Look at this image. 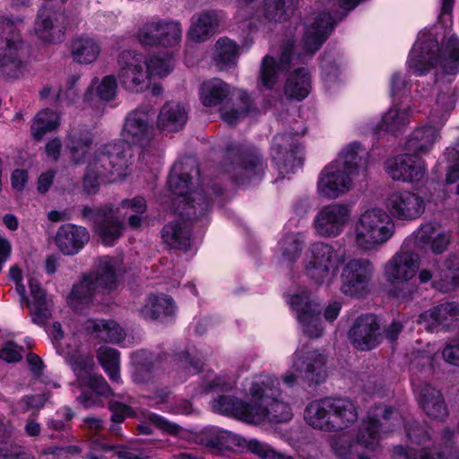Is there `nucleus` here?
Instances as JSON below:
<instances>
[{"label":"nucleus","instance_id":"10","mask_svg":"<svg viewBox=\"0 0 459 459\" xmlns=\"http://www.w3.org/2000/svg\"><path fill=\"white\" fill-rule=\"evenodd\" d=\"M300 134L284 132L275 134L271 143V158L281 174L292 173L302 168L304 146L299 142Z\"/></svg>","mask_w":459,"mask_h":459},{"label":"nucleus","instance_id":"26","mask_svg":"<svg viewBox=\"0 0 459 459\" xmlns=\"http://www.w3.org/2000/svg\"><path fill=\"white\" fill-rule=\"evenodd\" d=\"M90 240V233L83 226L73 223L61 225L55 236V244L65 255L79 254Z\"/></svg>","mask_w":459,"mask_h":459},{"label":"nucleus","instance_id":"53","mask_svg":"<svg viewBox=\"0 0 459 459\" xmlns=\"http://www.w3.org/2000/svg\"><path fill=\"white\" fill-rule=\"evenodd\" d=\"M279 248L283 260L293 264L301 255L303 243L296 235L286 234L280 239Z\"/></svg>","mask_w":459,"mask_h":459},{"label":"nucleus","instance_id":"64","mask_svg":"<svg viewBox=\"0 0 459 459\" xmlns=\"http://www.w3.org/2000/svg\"><path fill=\"white\" fill-rule=\"evenodd\" d=\"M144 423L155 427L159 430H186L178 424L171 423L164 417L154 412H149L145 416Z\"/></svg>","mask_w":459,"mask_h":459},{"label":"nucleus","instance_id":"49","mask_svg":"<svg viewBox=\"0 0 459 459\" xmlns=\"http://www.w3.org/2000/svg\"><path fill=\"white\" fill-rule=\"evenodd\" d=\"M238 100L241 107L221 112L222 120L231 126H236L241 118L247 117L252 112L253 100L247 91H239Z\"/></svg>","mask_w":459,"mask_h":459},{"label":"nucleus","instance_id":"42","mask_svg":"<svg viewBox=\"0 0 459 459\" xmlns=\"http://www.w3.org/2000/svg\"><path fill=\"white\" fill-rule=\"evenodd\" d=\"M438 267L439 279L434 281V285L444 292L459 288V256L450 255Z\"/></svg>","mask_w":459,"mask_h":459},{"label":"nucleus","instance_id":"30","mask_svg":"<svg viewBox=\"0 0 459 459\" xmlns=\"http://www.w3.org/2000/svg\"><path fill=\"white\" fill-rule=\"evenodd\" d=\"M326 359L317 351H301L294 360V368L304 373V377L312 385H320L326 378Z\"/></svg>","mask_w":459,"mask_h":459},{"label":"nucleus","instance_id":"43","mask_svg":"<svg viewBox=\"0 0 459 459\" xmlns=\"http://www.w3.org/2000/svg\"><path fill=\"white\" fill-rule=\"evenodd\" d=\"M409 123V112L406 109L391 108L374 128V134L381 135L382 133L396 134Z\"/></svg>","mask_w":459,"mask_h":459},{"label":"nucleus","instance_id":"56","mask_svg":"<svg viewBox=\"0 0 459 459\" xmlns=\"http://www.w3.org/2000/svg\"><path fill=\"white\" fill-rule=\"evenodd\" d=\"M92 330L95 333H106L107 339L110 342H120L124 339L122 328L114 321H106L104 319L93 322Z\"/></svg>","mask_w":459,"mask_h":459},{"label":"nucleus","instance_id":"32","mask_svg":"<svg viewBox=\"0 0 459 459\" xmlns=\"http://www.w3.org/2000/svg\"><path fill=\"white\" fill-rule=\"evenodd\" d=\"M34 30L36 35L42 41L57 44L64 41L66 28L58 23L56 12L41 7L37 13Z\"/></svg>","mask_w":459,"mask_h":459},{"label":"nucleus","instance_id":"58","mask_svg":"<svg viewBox=\"0 0 459 459\" xmlns=\"http://www.w3.org/2000/svg\"><path fill=\"white\" fill-rule=\"evenodd\" d=\"M26 453L22 446L13 443L10 437L0 435V458L3 459H25Z\"/></svg>","mask_w":459,"mask_h":459},{"label":"nucleus","instance_id":"47","mask_svg":"<svg viewBox=\"0 0 459 459\" xmlns=\"http://www.w3.org/2000/svg\"><path fill=\"white\" fill-rule=\"evenodd\" d=\"M94 160L86 167L85 173L82 178V192L86 195H93L100 191V181L108 177V173Z\"/></svg>","mask_w":459,"mask_h":459},{"label":"nucleus","instance_id":"22","mask_svg":"<svg viewBox=\"0 0 459 459\" xmlns=\"http://www.w3.org/2000/svg\"><path fill=\"white\" fill-rule=\"evenodd\" d=\"M352 175L341 167L339 160L326 165L321 171L317 181L318 193L327 198L334 199L349 191Z\"/></svg>","mask_w":459,"mask_h":459},{"label":"nucleus","instance_id":"40","mask_svg":"<svg viewBox=\"0 0 459 459\" xmlns=\"http://www.w3.org/2000/svg\"><path fill=\"white\" fill-rule=\"evenodd\" d=\"M219 26L218 15L214 11L202 12L193 20L188 36L195 42H204L212 36Z\"/></svg>","mask_w":459,"mask_h":459},{"label":"nucleus","instance_id":"61","mask_svg":"<svg viewBox=\"0 0 459 459\" xmlns=\"http://www.w3.org/2000/svg\"><path fill=\"white\" fill-rule=\"evenodd\" d=\"M294 56L295 42L292 39H288L281 46L279 59L277 60V65L284 72V74L290 72Z\"/></svg>","mask_w":459,"mask_h":459},{"label":"nucleus","instance_id":"17","mask_svg":"<svg viewBox=\"0 0 459 459\" xmlns=\"http://www.w3.org/2000/svg\"><path fill=\"white\" fill-rule=\"evenodd\" d=\"M138 39L143 46L163 48L176 46L181 39L180 23L163 20L148 22L139 29Z\"/></svg>","mask_w":459,"mask_h":459},{"label":"nucleus","instance_id":"34","mask_svg":"<svg viewBox=\"0 0 459 459\" xmlns=\"http://www.w3.org/2000/svg\"><path fill=\"white\" fill-rule=\"evenodd\" d=\"M419 403L429 418L443 420L448 416V409L442 393L429 384H424L420 387Z\"/></svg>","mask_w":459,"mask_h":459},{"label":"nucleus","instance_id":"19","mask_svg":"<svg viewBox=\"0 0 459 459\" xmlns=\"http://www.w3.org/2000/svg\"><path fill=\"white\" fill-rule=\"evenodd\" d=\"M385 169L394 180L414 183L423 178L426 165L421 157L406 152L388 158L385 162Z\"/></svg>","mask_w":459,"mask_h":459},{"label":"nucleus","instance_id":"25","mask_svg":"<svg viewBox=\"0 0 459 459\" xmlns=\"http://www.w3.org/2000/svg\"><path fill=\"white\" fill-rule=\"evenodd\" d=\"M350 218L347 205L333 204L323 207L316 214L314 224L316 232L322 237L340 235Z\"/></svg>","mask_w":459,"mask_h":459},{"label":"nucleus","instance_id":"38","mask_svg":"<svg viewBox=\"0 0 459 459\" xmlns=\"http://www.w3.org/2000/svg\"><path fill=\"white\" fill-rule=\"evenodd\" d=\"M162 240L172 248L188 252L191 249V230L181 222L174 221L165 224L161 230Z\"/></svg>","mask_w":459,"mask_h":459},{"label":"nucleus","instance_id":"5","mask_svg":"<svg viewBox=\"0 0 459 459\" xmlns=\"http://www.w3.org/2000/svg\"><path fill=\"white\" fill-rule=\"evenodd\" d=\"M222 163L238 186L261 181L267 167L260 149L251 143L234 142L227 144Z\"/></svg>","mask_w":459,"mask_h":459},{"label":"nucleus","instance_id":"57","mask_svg":"<svg viewBox=\"0 0 459 459\" xmlns=\"http://www.w3.org/2000/svg\"><path fill=\"white\" fill-rule=\"evenodd\" d=\"M330 444L336 456L342 459H350L354 443L345 432H339L333 435Z\"/></svg>","mask_w":459,"mask_h":459},{"label":"nucleus","instance_id":"60","mask_svg":"<svg viewBox=\"0 0 459 459\" xmlns=\"http://www.w3.org/2000/svg\"><path fill=\"white\" fill-rule=\"evenodd\" d=\"M117 88V80L114 75H106L97 87L98 97L104 101L115 99Z\"/></svg>","mask_w":459,"mask_h":459},{"label":"nucleus","instance_id":"51","mask_svg":"<svg viewBox=\"0 0 459 459\" xmlns=\"http://www.w3.org/2000/svg\"><path fill=\"white\" fill-rule=\"evenodd\" d=\"M58 126L59 121L54 117V114L44 110L36 116L30 126L31 134L36 141H40L47 133L56 130Z\"/></svg>","mask_w":459,"mask_h":459},{"label":"nucleus","instance_id":"2","mask_svg":"<svg viewBox=\"0 0 459 459\" xmlns=\"http://www.w3.org/2000/svg\"><path fill=\"white\" fill-rule=\"evenodd\" d=\"M408 65L417 76H423L436 66L447 75L459 74V39L450 36L440 48L438 40L431 36L418 43V49L411 50Z\"/></svg>","mask_w":459,"mask_h":459},{"label":"nucleus","instance_id":"24","mask_svg":"<svg viewBox=\"0 0 459 459\" xmlns=\"http://www.w3.org/2000/svg\"><path fill=\"white\" fill-rule=\"evenodd\" d=\"M155 129L148 118V114L143 110L135 109L126 117L123 136L130 145H136L143 149L148 147L153 139Z\"/></svg>","mask_w":459,"mask_h":459},{"label":"nucleus","instance_id":"1","mask_svg":"<svg viewBox=\"0 0 459 459\" xmlns=\"http://www.w3.org/2000/svg\"><path fill=\"white\" fill-rule=\"evenodd\" d=\"M249 392L253 400L242 401L237 420L255 426L266 420L281 423L292 418L290 405L279 400L281 391L277 377L260 376L252 383Z\"/></svg>","mask_w":459,"mask_h":459},{"label":"nucleus","instance_id":"16","mask_svg":"<svg viewBox=\"0 0 459 459\" xmlns=\"http://www.w3.org/2000/svg\"><path fill=\"white\" fill-rule=\"evenodd\" d=\"M7 30L4 38L3 54L0 56V73L7 79H15L22 74L23 67V41L18 33H13V25L0 23V40L2 34Z\"/></svg>","mask_w":459,"mask_h":459},{"label":"nucleus","instance_id":"35","mask_svg":"<svg viewBox=\"0 0 459 459\" xmlns=\"http://www.w3.org/2000/svg\"><path fill=\"white\" fill-rule=\"evenodd\" d=\"M288 100L302 101L311 91V75L307 68L299 67L290 73L284 84Z\"/></svg>","mask_w":459,"mask_h":459},{"label":"nucleus","instance_id":"20","mask_svg":"<svg viewBox=\"0 0 459 459\" xmlns=\"http://www.w3.org/2000/svg\"><path fill=\"white\" fill-rule=\"evenodd\" d=\"M386 207L394 218L400 221H414L425 211V201L418 193L396 190L386 199Z\"/></svg>","mask_w":459,"mask_h":459},{"label":"nucleus","instance_id":"3","mask_svg":"<svg viewBox=\"0 0 459 459\" xmlns=\"http://www.w3.org/2000/svg\"><path fill=\"white\" fill-rule=\"evenodd\" d=\"M193 177L187 172L169 173L168 186L173 195L182 197L178 206L179 216L193 226L206 228L211 221L210 214L213 199L204 189L190 191Z\"/></svg>","mask_w":459,"mask_h":459},{"label":"nucleus","instance_id":"37","mask_svg":"<svg viewBox=\"0 0 459 459\" xmlns=\"http://www.w3.org/2000/svg\"><path fill=\"white\" fill-rule=\"evenodd\" d=\"M186 121L187 115L182 105L166 102L160 108L157 125L161 131L173 133L182 129Z\"/></svg>","mask_w":459,"mask_h":459},{"label":"nucleus","instance_id":"12","mask_svg":"<svg viewBox=\"0 0 459 459\" xmlns=\"http://www.w3.org/2000/svg\"><path fill=\"white\" fill-rule=\"evenodd\" d=\"M340 275L341 292L348 297L361 299L368 292L375 267L367 258H353L342 264Z\"/></svg>","mask_w":459,"mask_h":459},{"label":"nucleus","instance_id":"9","mask_svg":"<svg viewBox=\"0 0 459 459\" xmlns=\"http://www.w3.org/2000/svg\"><path fill=\"white\" fill-rule=\"evenodd\" d=\"M186 437L193 443L203 445L211 448L231 450L234 446H247L253 454L262 459H293L271 449L267 445L255 439L246 440L230 432H222L224 435H215L214 432H185Z\"/></svg>","mask_w":459,"mask_h":459},{"label":"nucleus","instance_id":"7","mask_svg":"<svg viewBox=\"0 0 459 459\" xmlns=\"http://www.w3.org/2000/svg\"><path fill=\"white\" fill-rule=\"evenodd\" d=\"M420 268V256L412 251L401 250L385 264L384 276L391 285L389 295L407 300L411 297L412 288L408 281L412 279Z\"/></svg>","mask_w":459,"mask_h":459},{"label":"nucleus","instance_id":"63","mask_svg":"<svg viewBox=\"0 0 459 459\" xmlns=\"http://www.w3.org/2000/svg\"><path fill=\"white\" fill-rule=\"evenodd\" d=\"M97 359L102 368L117 366L120 363V352L115 348L101 347Z\"/></svg>","mask_w":459,"mask_h":459},{"label":"nucleus","instance_id":"15","mask_svg":"<svg viewBox=\"0 0 459 459\" xmlns=\"http://www.w3.org/2000/svg\"><path fill=\"white\" fill-rule=\"evenodd\" d=\"M81 217L82 220L93 223L95 232L106 247L114 246L115 242L123 234V223L113 215L111 206L104 205L91 208L89 205H84L81 209Z\"/></svg>","mask_w":459,"mask_h":459},{"label":"nucleus","instance_id":"44","mask_svg":"<svg viewBox=\"0 0 459 459\" xmlns=\"http://www.w3.org/2000/svg\"><path fill=\"white\" fill-rule=\"evenodd\" d=\"M28 286L34 307L31 321L33 324L40 325L51 316V313L47 307V292L41 287L39 281L33 277L28 279Z\"/></svg>","mask_w":459,"mask_h":459},{"label":"nucleus","instance_id":"54","mask_svg":"<svg viewBox=\"0 0 459 459\" xmlns=\"http://www.w3.org/2000/svg\"><path fill=\"white\" fill-rule=\"evenodd\" d=\"M242 399L233 395L221 394L212 401V408L213 411L222 415L230 416L237 420L238 408L242 403Z\"/></svg>","mask_w":459,"mask_h":459},{"label":"nucleus","instance_id":"45","mask_svg":"<svg viewBox=\"0 0 459 459\" xmlns=\"http://www.w3.org/2000/svg\"><path fill=\"white\" fill-rule=\"evenodd\" d=\"M284 72L278 66L277 59L270 55L263 57L259 70V84L267 91H272Z\"/></svg>","mask_w":459,"mask_h":459},{"label":"nucleus","instance_id":"48","mask_svg":"<svg viewBox=\"0 0 459 459\" xmlns=\"http://www.w3.org/2000/svg\"><path fill=\"white\" fill-rule=\"evenodd\" d=\"M238 56V45L229 38H220L216 42V55L214 60L222 69L224 66L237 63Z\"/></svg>","mask_w":459,"mask_h":459},{"label":"nucleus","instance_id":"59","mask_svg":"<svg viewBox=\"0 0 459 459\" xmlns=\"http://www.w3.org/2000/svg\"><path fill=\"white\" fill-rule=\"evenodd\" d=\"M170 59L153 56L149 59L146 58L145 70L148 74V81L150 82V76L152 74L158 75L160 77L167 76L172 70Z\"/></svg>","mask_w":459,"mask_h":459},{"label":"nucleus","instance_id":"11","mask_svg":"<svg viewBox=\"0 0 459 459\" xmlns=\"http://www.w3.org/2000/svg\"><path fill=\"white\" fill-rule=\"evenodd\" d=\"M310 256L305 273L316 284L321 285L345 262V252L335 250L332 245L316 242L309 247Z\"/></svg>","mask_w":459,"mask_h":459},{"label":"nucleus","instance_id":"8","mask_svg":"<svg viewBox=\"0 0 459 459\" xmlns=\"http://www.w3.org/2000/svg\"><path fill=\"white\" fill-rule=\"evenodd\" d=\"M394 229L390 215L380 208L367 210L356 224V244L363 250H371L387 241Z\"/></svg>","mask_w":459,"mask_h":459},{"label":"nucleus","instance_id":"28","mask_svg":"<svg viewBox=\"0 0 459 459\" xmlns=\"http://www.w3.org/2000/svg\"><path fill=\"white\" fill-rule=\"evenodd\" d=\"M169 357L168 352L154 353L148 350H139L131 356L134 366V381L139 384H144L153 378L154 373Z\"/></svg>","mask_w":459,"mask_h":459},{"label":"nucleus","instance_id":"23","mask_svg":"<svg viewBox=\"0 0 459 459\" xmlns=\"http://www.w3.org/2000/svg\"><path fill=\"white\" fill-rule=\"evenodd\" d=\"M129 145L125 140L104 144L96 152L94 160L108 174L125 175L129 166Z\"/></svg>","mask_w":459,"mask_h":459},{"label":"nucleus","instance_id":"6","mask_svg":"<svg viewBox=\"0 0 459 459\" xmlns=\"http://www.w3.org/2000/svg\"><path fill=\"white\" fill-rule=\"evenodd\" d=\"M117 287L116 268L108 257L100 260L96 269L83 273L79 282L73 285L66 303L74 311L82 310L93 303L98 290L113 291Z\"/></svg>","mask_w":459,"mask_h":459},{"label":"nucleus","instance_id":"36","mask_svg":"<svg viewBox=\"0 0 459 459\" xmlns=\"http://www.w3.org/2000/svg\"><path fill=\"white\" fill-rule=\"evenodd\" d=\"M299 5V0H264L262 13L268 22L281 23L290 20Z\"/></svg>","mask_w":459,"mask_h":459},{"label":"nucleus","instance_id":"33","mask_svg":"<svg viewBox=\"0 0 459 459\" xmlns=\"http://www.w3.org/2000/svg\"><path fill=\"white\" fill-rule=\"evenodd\" d=\"M443 125L444 123L437 127L426 124L416 127L408 136L404 150L421 158L429 153L436 142L440 138L439 132Z\"/></svg>","mask_w":459,"mask_h":459},{"label":"nucleus","instance_id":"13","mask_svg":"<svg viewBox=\"0 0 459 459\" xmlns=\"http://www.w3.org/2000/svg\"><path fill=\"white\" fill-rule=\"evenodd\" d=\"M117 64V80L126 91L142 92L148 88L145 56L132 50H123L118 55Z\"/></svg>","mask_w":459,"mask_h":459},{"label":"nucleus","instance_id":"50","mask_svg":"<svg viewBox=\"0 0 459 459\" xmlns=\"http://www.w3.org/2000/svg\"><path fill=\"white\" fill-rule=\"evenodd\" d=\"M363 151L362 144L359 142H352L344 148L339 155L341 167L351 175L359 173L361 157L359 152Z\"/></svg>","mask_w":459,"mask_h":459},{"label":"nucleus","instance_id":"52","mask_svg":"<svg viewBox=\"0 0 459 459\" xmlns=\"http://www.w3.org/2000/svg\"><path fill=\"white\" fill-rule=\"evenodd\" d=\"M173 361L178 370H182L186 376L196 375L203 371L204 361L202 359L190 354L188 351L175 353Z\"/></svg>","mask_w":459,"mask_h":459},{"label":"nucleus","instance_id":"27","mask_svg":"<svg viewBox=\"0 0 459 459\" xmlns=\"http://www.w3.org/2000/svg\"><path fill=\"white\" fill-rule=\"evenodd\" d=\"M176 311V302L171 296L164 293H150L145 298L140 314L143 319L165 324L175 320Z\"/></svg>","mask_w":459,"mask_h":459},{"label":"nucleus","instance_id":"39","mask_svg":"<svg viewBox=\"0 0 459 459\" xmlns=\"http://www.w3.org/2000/svg\"><path fill=\"white\" fill-rule=\"evenodd\" d=\"M230 94V86L221 79L204 82L199 89L200 100L204 107H215Z\"/></svg>","mask_w":459,"mask_h":459},{"label":"nucleus","instance_id":"21","mask_svg":"<svg viewBox=\"0 0 459 459\" xmlns=\"http://www.w3.org/2000/svg\"><path fill=\"white\" fill-rule=\"evenodd\" d=\"M420 323L428 332H452L459 328V303L446 301L434 306L420 315Z\"/></svg>","mask_w":459,"mask_h":459},{"label":"nucleus","instance_id":"4","mask_svg":"<svg viewBox=\"0 0 459 459\" xmlns=\"http://www.w3.org/2000/svg\"><path fill=\"white\" fill-rule=\"evenodd\" d=\"M304 420L315 430H345L358 420V411L351 400L330 396L309 403Z\"/></svg>","mask_w":459,"mask_h":459},{"label":"nucleus","instance_id":"46","mask_svg":"<svg viewBox=\"0 0 459 459\" xmlns=\"http://www.w3.org/2000/svg\"><path fill=\"white\" fill-rule=\"evenodd\" d=\"M99 55L100 47L91 39L78 38L72 42V56L77 63L91 64Z\"/></svg>","mask_w":459,"mask_h":459},{"label":"nucleus","instance_id":"62","mask_svg":"<svg viewBox=\"0 0 459 459\" xmlns=\"http://www.w3.org/2000/svg\"><path fill=\"white\" fill-rule=\"evenodd\" d=\"M22 351L23 348L22 346H18L13 341H8L0 349V359L7 363L19 362L22 359Z\"/></svg>","mask_w":459,"mask_h":459},{"label":"nucleus","instance_id":"31","mask_svg":"<svg viewBox=\"0 0 459 459\" xmlns=\"http://www.w3.org/2000/svg\"><path fill=\"white\" fill-rule=\"evenodd\" d=\"M403 421L398 410L385 403H376L370 407L366 418L362 420L361 427L358 430H380L386 428V430H395Z\"/></svg>","mask_w":459,"mask_h":459},{"label":"nucleus","instance_id":"29","mask_svg":"<svg viewBox=\"0 0 459 459\" xmlns=\"http://www.w3.org/2000/svg\"><path fill=\"white\" fill-rule=\"evenodd\" d=\"M335 22L329 13L317 14L302 38L304 50L310 55L316 53L330 37Z\"/></svg>","mask_w":459,"mask_h":459},{"label":"nucleus","instance_id":"41","mask_svg":"<svg viewBox=\"0 0 459 459\" xmlns=\"http://www.w3.org/2000/svg\"><path fill=\"white\" fill-rule=\"evenodd\" d=\"M92 137L90 133L82 130H74L67 134L65 137V147L69 151L71 159L75 164L85 161L91 147Z\"/></svg>","mask_w":459,"mask_h":459},{"label":"nucleus","instance_id":"14","mask_svg":"<svg viewBox=\"0 0 459 459\" xmlns=\"http://www.w3.org/2000/svg\"><path fill=\"white\" fill-rule=\"evenodd\" d=\"M289 303L304 333L309 338L321 337L324 331L321 324L322 307L312 299L310 291L305 290L291 295Z\"/></svg>","mask_w":459,"mask_h":459},{"label":"nucleus","instance_id":"18","mask_svg":"<svg viewBox=\"0 0 459 459\" xmlns=\"http://www.w3.org/2000/svg\"><path fill=\"white\" fill-rule=\"evenodd\" d=\"M348 337L351 344L359 351L377 348L382 340L377 316L369 313L359 316L349 330Z\"/></svg>","mask_w":459,"mask_h":459},{"label":"nucleus","instance_id":"55","mask_svg":"<svg viewBox=\"0 0 459 459\" xmlns=\"http://www.w3.org/2000/svg\"><path fill=\"white\" fill-rule=\"evenodd\" d=\"M82 385L86 386L92 391L96 395H100L106 398L112 397L114 392L102 376L99 375H87L80 378Z\"/></svg>","mask_w":459,"mask_h":459}]
</instances>
